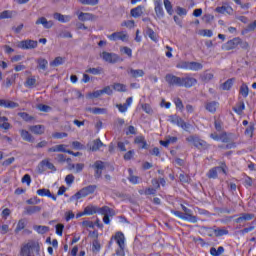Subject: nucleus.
I'll list each match as a JSON object with an SVG mask.
<instances>
[{
  "mask_svg": "<svg viewBox=\"0 0 256 256\" xmlns=\"http://www.w3.org/2000/svg\"><path fill=\"white\" fill-rule=\"evenodd\" d=\"M20 135L24 141L31 142L33 141V138H31V134L27 130H20Z\"/></svg>",
  "mask_w": 256,
  "mask_h": 256,
  "instance_id": "72a5a7b5",
  "label": "nucleus"
},
{
  "mask_svg": "<svg viewBox=\"0 0 256 256\" xmlns=\"http://www.w3.org/2000/svg\"><path fill=\"white\" fill-rule=\"evenodd\" d=\"M222 173L223 175H227V166L225 164H222L220 167L212 168L208 174L207 177L209 179H217V174Z\"/></svg>",
  "mask_w": 256,
  "mask_h": 256,
  "instance_id": "6e6552de",
  "label": "nucleus"
},
{
  "mask_svg": "<svg viewBox=\"0 0 256 256\" xmlns=\"http://www.w3.org/2000/svg\"><path fill=\"white\" fill-rule=\"evenodd\" d=\"M38 42L35 40H22L17 43L18 49H24V50H29V49H37Z\"/></svg>",
  "mask_w": 256,
  "mask_h": 256,
  "instance_id": "0eeeda50",
  "label": "nucleus"
},
{
  "mask_svg": "<svg viewBox=\"0 0 256 256\" xmlns=\"http://www.w3.org/2000/svg\"><path fill=\"white\" fill-rule=\"evenodd\" d=\"M122 27H127L128 29H133L135 27V21L128 20L122 23Z\"/></svg>",
  "mask_w": 256,
  "mask_h": 256,
  "instance_id": "bf43d9fd",
  "label": "nucleus"
},
{
  "mask_svg": "<svg viewBox=\"0 0 256 256\" xmlns=\"http://www.w3.org/2000/svg\"><path fill=\"white\" fill-rule=\"evenodd\" d=\"M65 63V57L58 56L53 61L50 62L51 67H59Z\"/></svg>",
  "mask_w": 256,
  "mask_h": 256,
  "instance_id": "bb28decb",
  "label": "nucleus"
},
{
  "mask_svg": "<svg viewBox=\"0 0 256 256\" xmlns=\"http://www.w3.org/2000/svg\"><path fill=\"white\" fill-rule=\"evenodd\" d=\"M200 35L202 37H213V31L209 30V29H204L200 31Z\"/></svg>",
  "mask_w": 256,
  "mask_h": 256,
  "instance_id": "6e6d98bb",
  "label": "nucleus"
},
{
  "mask_svg": "<svg viewBox=\"0 0 256 256\" xmlns=\"http://www.w3.org/2000/svg\"><path fill=\"white\" fill-rule=\"evenodd\" d=\"M105 164L102 161H96L94 163V169L96 171V177H101V173H103V168Z\"/></svg>",
  "mask_w": 256,
  "mask_h": 256,
  "instance_id": "4be33fe9",
  "label": "nucleus"
},
{
  "mask_svg": "<svg viewBox=\"0 0 256 256\" xmlns=\"http://www.w3.org/2000/svg\"><path fill=\"white\" fill-rule=\"evenodd\" d=\"M166 81L169 85H179L181 87V77L168 74L166 75Z\"/></svg>",
  "mask_w": 256,
  "mask_h": 256,
  "instance_id": "f3484780",
  "label": "nucleus"
},
{
  "mask_svg": "<svg viewBox=\"0 0 256 256\" xmlns=\"http://www.w3.org/2000/svg\"><path fill=\"white\" fill-rule=\"evenodd\" d=\"M174 104H175L176 109H177L178 111H183V102L181 101V99L176 98V99L174 100Z\"/></svg>",
  "mask_w": 256,
  "mask_h": 256,
  "instance_id": "13d9d810",
  "label": "nucleus"
},
{
  "mask_svg": "<svg viewBox=\"0 0 256 256\" xmlns=\"http://www.w3.org/2000/svg\"><path fill=\"white\" fill-rule=\"evenodd\" d=\"M39 211H41L40 206H30V207L26 208V213L28 215H33V213H39Z\"/></svg>",
  "mask_w": 256,
  "mask_h": 256,
  "instance_id": "e433bc0d",
  "label": "nucleus"
},
{
  "mask_svg": "<svg viewBox=\"0 0 256 256\" xmlns=\"http://www.w3.org/2000/svg\"><path fill=\"white\" fill-rule=\"evenodd\" d=\"M129 75H131L132 77L137 79V77H143V75H145V71H143L141 69H136V70L135 69H130Z\"/></svg>",
  "mask_w": 256,
  "mask_h": 256,
  "instance_id": "c85d7f7f",
  "label": "nucleus"
},
{
  "mask_svg": "<svg viewBox=\"0 0 256 256\" xmlns=\"http://www.w3.org/2000/svg\"><path fill=\"white\" fill-rule=\"evenodd\" d=\"M113 89H114V91H118L120 93H125V91H127V86L122 83H116L113 85Z\"/></svg>",
  "mask_w": 256,
  "mask_h": 256,
  "instance_id": "473e14b6",
  "label": "nucleus"
},
{
  "mask_svg": "<svg viewBox=\"0 0 256 256\" xmlns=\"http://www.w3.org/2000/svg\"><path fill=\"white\" fill-rule=\"evenodd\" d=\"M84 212L86 215H95V213H98L99 215H104L103 223H105V225H109V223H111V219H109V217L115 216V211L109 208V206H103L102 208H98L96 206L89 205L84 208Z\"/></svg>",
  "mask_w": 256,
  "mask_h": 256,
  "instance_id": "f257e3e1",
  "label": "nucleus"
},
{
  "mask_svg": "<svg viewBox=\"0 0 256 256\" xmlns=\"http://www.w3.org/2000/svg\"><path fill=\"white\" fill-rule=\"evenodd\" d=\"M215 11L216 13H220L221 15H225V13H227L228 15H231V13H233V8H231V6L224 5V6L217 7Z\"/></svg>",
  "mask_w": 256,
  "mask_h": 256,
  "instance_id": "412c9836",
  "label": "nucleus"
},
{
  "mask_svg": "<svg viewBox=\"0 0 256 256\" xmlns=\"http://www.w3.org/2000/svg\"><path fill=\"white\" fill-rule=\"evenodd\" d=\"M177 69H184L185 71H201L203 64L193 61H182L176 65Z\"/></svg>",
  "mask_w": 256,
  "mask_h": 256,
  "instance_id": "20e7f679",
  "label": "nucleus"
},
{
  "mask_svg": "<svg viewBox=\"0 0 256 256\" xmlns=\"http://www.w3.org/2000/svg\"><path fill=\"white\" fill-rule=\"evenodd\" d=\"M101 59L106 63H117L121 58L115 53L102 52L100 54Z\"/></svg>",
  "mask_w": 256,
  "mask_h": 256,
  "instance_id": "1a4fd4ad",
  "label": "nucleus"
},
{
  "mask_svg": "<svg viewBox=\"0 0 256 256\" xmlns=\"http://www.w3.org/2000/svg\"><path fill=\"white\" fill-rule=\"evenodd\" d=\"M182 210L184 211V221H189L190 223H197V216L193 215L191 209L182 205Z\"/></svg>",
  "mask_w": 256,
  "mask_h": 256,
  "instance_id": "9b49d317",
  "label": "nucleus"
},
{
  "mask_svg": "<svg viewBox=\"0 0 256 256\" xmlns=\"http://www.w3.org/2000/svg\"><path fill=\"white\" fill-rule=\"evenodd\" d=\"M164 7H165L168 15H173V5L171 4V1L164 0Z\"/></svg>",
  "mask_w": 256,
  "mask_h": 256,
  "instance_id": "a19ab883",
  "label": "nucleus"
},
{
  "mask_svg": "<svg viewBox=\"0 0 256 256\" xmlns=\"http://www.w3.org/2000/svg\"><path fill=\"white\" fill-rule=\"evenodd\" d=\"M121 53H125V55H128V57H132L133 55V50L129 47H123L120 49Z\"/></svg>",
  "mask_w": 256,
  "mask_h": 256,
  "instance_id": "e2e57ef3",
  "label": "nucleus"
},
{
  "mask_svg": "<svg viewBox=\"0 0 256 256\" xmlns=\"http://www.w3.org/2000/svg\"><path fill=\"white\" fill-rule=\"evenodd\" d=\"M233 79H228L226 82L223 83L222 85V89L224 91H229V89H231V87H233Z\"/></svg>",
  "mask_w": 256,
  "mask_h": 256,
  "instance_id": "49530a36",
  "label": "nucleus"
},
{
  "mask_svg": "<svg viewBox=\"0 0 256 256\" xmlns=\"http://www.w3.org/2000/svg\"><path fill=\"white\" fill-rule=\"evenodd\" d=\"M36 193L37 195H39V197H49L50 199H53V201H57V197L51 194V191H49V189H38Z\"/></svg>",
  "mask_w": 256,
  "mask_h": 256,
  "instance_id": "2eb2a0df",
  "label": "nucleus"
},
{
  "mask_svg": "<svg viewBox=\"0 0 256 256\" xmlns=\"http://www.w3.org/2000/svg\"><path fill=\"white\" fill-rule=\"evenodd\" d=\"M107 38L110 41H128L129 36L127 35V32H114L111 35H108Z\"/></svg>",
  "mask_w": 256,
  "mask_h": 256,
  "instance_id": "9d476101",
  "label": "nucleus"
},
{
  "mask_svg": "<svg viewBox=\"0 0 256 256\" xmlns=\"http://www.w3.org/2000/svg\"><path fill=\"white\" fill-rule=\"evenodd\" d=\"M22 183H26V185L29 187L31 185V176L29 174H26L22 178Z\"/></svg>",
  "mask_w": 256,
  "mask_h": 256,
  "instance_id": "69168bd1",
  "label": "nucleus"
},
{
  "mask_svg": "<svg viewBox=\"0 0 256 256\" xmlns=\"http://www.w3.org/2000/svg\"><path fill=\"white\" fill-rule=\"evenodd\" d=\"M253 217H255V215L253 214H249V213L242 214L239 218H237L236 222L241 223V221H251Z\"/></svg>",
  "mask_w": 256,
  "mask_h": 256,
  "instance_id": "7c9ffc66",
  "label": "nucleus"
},
{
  "mask_svg": "<svg viewBox=\"0 0 256 256\" xmlns=\"http://www.w3.org/2000/svg\"><path fill=\"white\" fill-rule=\"evenodd\" d=\"M37 109H39V111H42L43 113H49V111H51V107L43 104L38 105Z\"/></svg>",
  "mask_w": 256,
  "mask_h": 256,
  "instance_id": "680f3d73",
  "label": "nucleus"
},
{
  "mask_svg": "<svg viewBox=\"0 0 256 256\" xmlns=\"http://www.w3.org/2000/svg\"><path fill=\"white\" fill-rule=\"evenodd\" d=\"M103 147V142L101 140H95L90 146V151H99Z\"/></svg>",
  "mask_w": 256,
  "mask_h": 256,
  "instance_id": "2f4dec72",
  "label": "nucleus"
},
{
  "mask_svg": "<svg viewBox=\"0 0 256 256\" xmlns=\"http://www.w3.org/2000/svg\"><path fill=\"white\" fill-rule=\"evenodd\" d=\"M193 85H197V79L191 76L181 78L180 87H193Z\"/></svg>",
  "mask_w": 256,
  "mask_h": 256,
  "instance_id": "ddd939ff",
  "label": "nucleus"
},
{
  "mask_svg": "<svg viewBox=\"0 0 256 256\" xmlns=\"http://www.w3.org/2000/svg\"><path fill=\"white\" fill-rule=\"evenodd\" d=\"M30 131L35 135H42V133H45V127L41 125L31 126Z\"/></svg>",
  "mask_w": 256,
  "mask_h": 256,
  "instance_id": "393cba45",
  "label": "nucleus"
},
{
  "mask_svg": "<svg viewBox=\"0 0 256 256\" xmlns=\"http://www.w3.org/2000/svg\"><path fill=\"white\" fill-rule=\"evenodd\" d=\"M211 79H213V73L211 72H204L203 75L201 76V80L205 83H209Z\"/></svg>",
  "mask_w": 256,
  "mask_h": 256,
  "instance_id": "79ce46f5",
  "label": "nucleus"
},
{
  "mask_svg": "<svg viewBox=\"0 0 256 256\" xmlns=\"http://www.w3.org/2000/svg\"><path fill=\"white\" fill-rule=\"evenodd\" d=\"M0 107H4L5 109H15V107H19V105L11 100L0 99Z\"/></svg>",
  "mask_w": 256,
  "mask_h": 256,
  "instance_id": "a211bd4d",
  "label": "nucleus"
},
{
  "mask_svg": "<svg viewBox=\"0 0 256 256\" xmlns=\"http://www.w3.org/2000/svg\"><path fill=\"white\" fill-rule=\"evenodd\" d=\"M176 13H177V15L185 16V15H187V9L178 6L176 8Z\"/></svg>",
  "mask_w": 256,
  "mask_h": 256,
  "instance_id": "774afa93",
  "label": "nucleus"
},
{
  "mask_svg": "<svg viewBox=\"0 0 256 256\" xmlns=\"http://www.w3.org/2000/svg\"><path fill=\"white\" fill-rule=\"evenodd\" d=\"M37 63L39 69H42V71H45V69H47V65H49V62L43 58L38 59Z\"/></svg>",
  "mask_w": 256,
  "mask_h": 256,
  "instance_id": "4c0bfd02",
  "label": "nucleus"
},
{
  "mask_svg": "<svg viewBox=\"0 0 256 256\" xmlns=\"http://www.w3.org/2000/svg\"><path fill=\"white\" fill-rule=\"evenodd\" d=\"M36 25H43L45 29H51L53 27V21H48L45 17H40L36 21Z\"/></svg>",
  "mask_w": 256,
  "mask_h": 256,
  "instance_id": "6ab92c4d",
  "label": "nucleus"
},
{
  "mask_svg": "<svg viewBox=\"0 0 256 256\" xmlns=\"http://www.w3.org/2000/svg\"><path fill=\"white\" fill-rule=\"evenodd\" d=\"M65 181L68 185H73V182L75 181V176H73V174H69L66 176Z\"/></svg>",
  "mask_w": 256,
  "mask_h": 256,
  "instance_id": "338daca9",
  "label": "nucleus"
},
{
  "mask_svg": "<svg viewBox=\"0 0 256 256\" xmlns=\"http://www.w3.org/2000/svg\"><path fill=\"white\" fill-rule=\"evenodd\" d=\"M223 253H225V248L223 246H219L218 249L215 247L210 249V255L212 256H220L223 255Z\"/></svg>",
  "mask_w": 256,
  "mask_h": 256,
  "instance_id": "a878e982",
  "label": "nucleus"
},
{
  "mask_svg": "<svg viewBox=\"0 0 256 256\" xmlns=\"http://www.w3.org/2000/svg\"><path fill=\"white\" fill-rule=\"evenodd\" d=\"M117 244L120 248V251H116V255L125 256V235L122 232H116L112 235L109 245Z\"/></svg>",
  "mask_w": 256,
  "mask_h": 256,
  "instance_id": "f03ea898",
  "label": "nucleus"
},
{
  "mask_svg": "<svg viewBox=\"0 0 256 256\" xmlns=\"http://www.w3.org/2000/svg\"><path fill=\"white\" fill-rule=\"evenodd\" d=\"M35 83H37V80L35 79V77H29L25 82V87H28L29 89H31V87H33Z\"/></svg>",
  "mask_w": 256,
  "mask_h": 256,
  "instance_id": "a18cd8bd",
  "label": "nucleus"
},
{
  "mask_svg": "<svg viewBox=\"0 0 256 256\" xmlns=\"http://www.w3.org/2000/svg\"><path fill=\"white\" fill-rule=\"evenodd\" d=\"M95 189H97L96 185H89L87 187L82 188L79 192H77L72 199L79 201V199H83V197H87V195H91L95 193Z\"/></svg>",
  "mask_w": 256,
  "mask_h": 256,
  "instance_id": "39448f33",
  "label": "nucleus"
},
{
  "mask_svg": "<svg viewBox=\"0 0 256 256\" xmlns=\"http://www.w3.org/2000/svg\"><path fill=\"white\" fill-rule=\"evenodd\" d=\"M155 9V13L157 15V17L161 18L165 15V12L163 11V6H160L158 8H154Z\"/></svg>",
  "mask_w": 256,
  "mask_h": 256,
  "instance_id": "0e129e2a",
  "label": "nucleus"
},
{
  "mask_svg": "<svg viewBox=\"0 0 256 256\" xmlns=\"http://www.w3.org/2000/svg\"><path fill=\"white\" fill-rule=\"evenodd\" d=\"M82 227H84V229H93L95 227V224L93 223V221H89V220H84L81 223Z\"/></svg>",
  "mask_w": 256,
  "mask_h": 256,
  "instance_id": "09e8293b",
  "label": "nucleus"
},
{
  "mask_svg": "<svg viewBox=\"0 0 256 256\" xmlns=\"http://www.w3.org/2000/svg\"><path fill=\"white\" fill-rule=\"evenodd\" d=\"M76 15L79 19V21H94L95 15L91 13H85V12H76Z\"/></svg>",
  "mask_w": 256,
  "mask_h": 256,
  "instance_id": "4468645a",
  "label": "nucleus"
},
{
  "mask_svg": "<svg viewBox=\"0 0 256 256\" xmlns=\"http://www.w3.org/2000/svg\"><path fill=\"white\" fill-rule=\"evenodd\" d=\"M65 229V225L63 224H57L56 225V235L59 237H63V230Z\"/></svg>",
  "mask_w": 256,
  "mask_h": 256,
  "instance_id": "3c124183",
  "label": "nucleus"
},
{
  "mask_svg": "<svg viewBox=\"0 0 256 256\" xmlns=\"http://www.w3.org/2000/svg\"><path fill=\"white\" fill-rule=\"evenodd\" d=\"M101 91L102 95H113V88L111 86H106Z\"/></svg>",
  "mask_w": 256,
  "mask_h": 256,
  "instance_id": "052dcab7",
  "label": "nucleus"
},
{
  "mask_svg": "<svg viewBox=\"0 0 256 256\" xmlns=\"http://www.w3.org/2000/svg\"><path fill=\"white\" fill-rule=\"evenodd\" d=\"M103 95L102 90H96L94 92H90L87 94L88 99H97V97H101Z\"/></svg>",
  "mask_w": 256,
  "mask_h": 256,
  "instance_id": "58836bf2",
  "label": "nucleus"
},
{
  "mask_svg": "<svg viewBox=\"0 0 256 256\" xmlns=\"http://www.w3.org/2000/svg\"><path fill=\"white\" fill-rule=\"evenodd\" d=\"M147 35L149 39H151V41H154V43H157V41H159V36H157L155 31H153L152 29L147 30Z\"/></svg>",
  "mask_w": 256,
  "mask_h": 256,
  "instance_id": "f704fd0d",
  "label": "nucleus"
},
{
  "mask_svg": "<svg viewBox=\"0 0 256 256\" xmlns=\"http://www.w3.org/2000/svg\"><path fill=\"white\" fill-rule=\"evenodd\" d=\"M41 251V245L37 241H30L26 245H24L21 249V255H31V253H36V255H39V252Z\"/></svg>",
  "mask_w": 256,
  "mask_h": 256,
  "instance_id": "7ed1b4c3",
  "label": "nucleus"
},
{
  "mask_svg": "<svg viewBox=\"0 0 256 256\" xmlns=\"http://www.w3.org/2000/svg\"><path fill=\"white\" fill-rule=\"evenodd\" d=\"M90 113H93L94 115H103L107 113V109L105 108H92L90 109Z\"/></svg>",
  "mask_w": 256,
  "mask_h": 256,
  "instance_id": "c03bdc74",
  "label": "nucleus"
},
{
  "mask_svg": "<svg viewBox=\"0 0 256 256\" xmlns=\"http://www.w3.org/2000/svg\"><path fill=\"white\" fill-rule=\"evenodd\" d=\"M45 167L50 171H55V165H53V163H51L49 160L46 159V160H42L38 165L39 173H43V171H45Z\"/></svg>",
  "mask_w": 256,
  "mask_h": 256,
  "instance_id": "f8f14e48",
  "label": "nucleus"
},
{
  "mask_svg": "<svg viewBox=\"0 0 256 256\" xmlns=\"http://www.w3.org/2000/svg\"><path fill=\"white\" fill-rule=\"evenodd\" d=\"M187 141L189 143H192L195 147H204L205 146V141L199 139L197 136H190L187 138Z\"/></svg>",
  "mask_w": 256,
  "mask_h": 256,
  "instance_id": "dca6fc26",
  "label": "nucleus"
},
{
  "mask_svg": "<svg viewBox=\"0 0 256 256\" xmlns=\"http://www.w3.org/2000/svg\"><path fill=\"white\" fill-rule=\"evenodd\" d=\"M103 72L102 68H88L86 70V73H90L91 75H101V73Z\"/></svg>",
  "mask_w": 256,
  "mask_h": 256,
  "instance_id": "37998d69",
  "label": "nucleus"
},
{
  "mask_svg": "<svg viewBox=\"0 0 256 256\" xmlns=\"http://www.w3.org/2000/svg\"><path fill=\"white\" fill-rule=\"evenodd\" d=\"M235 113L241 115L245 111V103L241 102L236 108H234Z\"/></svg>",
  "mask_w": 256,
  "mask_h": 256,
  "instance_id": "603ef678",
  "label": "nucleus"
},
{
  "mask_svg": "<svg viewBox=\"0 0 256 256\" xmlns=\"http://www.w3.org/2000/svg\"><path fill=\"white\" fill-rule=\"evenodd\" d=\"M85 168V164L79 163V164H73L71 166V169H74L76 173H81L83 169Z\"/></svg>",
  "mask_w": 256,
  "mask_h": 256,
  "instance_id": "de8ad7c7",
  "label": "nucleus"
},
{
  "mask_svg": "<svg viewBox=\"0 0 256 256\" xmlns=\"http://www.w3.org/2000/svg\"><path fill=\"white\" fill-rule=\"evenodd\" d=\"M52 137L54 139H63L65 137H67V133H65V132H55V133L52 134Z\"/></svg>",
  "mask_w": 256,
  "mask_h": 256,
  "instance_id": "4d7b16f0",
  "label": "nucleus"
},
{
  "mask_svg": "<svg viewBox=\"0 0 256 256\" xmlns=\"http://www.w3.org/2000/svg\"><path fill=\"white\" fill-rule=\"evenodd\" d=\"M143 15V6H137L136 8L131 10L132 17H141Z\"/></svg>",
  "mask_w": 256,
  "mask_h": 256,
  "instance_id": "cd10ccee",
  "label": "nucleus"
},
{
  "mask_svg": "<svg viewBox=\"0 0 256 256\" xmlns=\"http://www.w3.org/2000/svg\"><path fill=\"white\" fill-rule=\"evenodd\" d=\"M64 217H65V221L69 222V221H71V219H75V213H73V211L69 210V211L65 212Z\"/></svg>",
  "mask_w": 256,
  "mask_h": 256,
  "instance_id": "5fc2aeb1",
  "label": "nucleus"
},
{
  "mask_svg": "<svg viewBox=\"0 0 256 256\" xmlns=\"http://www.w3.org/2000/svg\"><path fill=\"white\" fill-rule=\"evenodd\" d=\"M211 139L214 141H222V143H227V134H222V135H217V134H211L210 135Z\"/></svg>",
  "mask_w": 256,
  "mask_h": 256,
  "instance_id": "c756f323",
  "label": "nucleus"
},
{
  "mask_svg": "<svg viewBox=\"0 0 256 256\" xmlns=\"http://www.w3.org/2000/svg\"><path fill=\"white\" fill-rule=\"evenodd\" d=\"M217 107H219V103L216 101L208 102L206 103V111H209V113H215L217 111Z\"/></svg>",
  "mask_w": 256,
  "mask_h": 256,
  "instance_id": "5701e85b",
  "label": "nucleus"
},
{
  "mask_svg": "<svg viewBox=\"0 0 256 256\" xmlns=\"http://www.w3.org/2000/svg\"><path fill=\"white\" fill-rule=\"evenodd\" d=\"M33 229L39 235H45V233H48V231H49L48 226H41V225H35V226H33Z\"/></svg>",
  "mask_w": 256,
  "mask_h": 256,
  "instance_id": "b1692460",
  "label": "nucleus"
},
{
  "mask_svg": "<svg viewBox=\"0 0 256 256\" xmlns=\"http://www.w3.org/2000/svg\"><path fill=\"white\" fill-rule=\"evenodd\" d=\"M135 143H137L138 145H142V149H145V147L147 146V143L145 142V138L143 136L136 137Z\"/></svg>",
  "mask_w": 256,
  "mask_h": 256,
  "instance_id": "8fccbe9b",
  "label": "nucleus"
},
{
  "mask_svg": "<svg viewBox=\"0 0 256 256\" xmlns=\"http://www.w3.org/2000/svg\"><path fill=\"white\" fill-rule=\"evenodd\" d=\"M53 17L56 21H60V23H69V21H71V16L63 15L61 13H55Z\"/></svg>",
  "mask_w": 256,
  "mask_h": 256,
  "instance_id": "aec40b11",
  "label": "nucleus"
},
{
  "mask_svg": "<svg viewBox=\"0 0 256 256\" xmlns=\"http://www.w3.org/2000/svg\"><path fill=\"white\" fill-rule=\"evenodd\" d=\"M240 95H242V97H248L249 96V86H247V84L243 83L241 85Z\"/></svg>",
  "mask_w": 256,
  "mask_h": 256,
  "instance_id": "c9c22d12",
  "label": "nucleus"
},
{
  "mask_svg": "<svg viewBox=\"0 0 256 256\" xmlns=\"http://www.w3.org/2000/svg\"><path fill=\"white\" fill-rule=\"evenodd\" d=\"M13 17V11L5 10L0 13V20L1 19H11Z\"/></svg>",
  "mask_w": 256,
  "mask_h": 256,
  "instance_id": "ea45409f",
  "label": "nucleus"
},
{
  "mask_svg": "<svg viewBox=\"0 0 256 256\" xmlns=\"http://www.w3.org/2000/svg\"><path fill=\"white\" fill-rule=\"evenodd\" d=\"M81 5H97L99 0H78Z\"/></svg>",
  "mask_w": 256,
  "mask_h": 256,
  "instance_id": "864d4df0",
  "label": "nucleus"
},
{
  "mask_svg": "<svg viewBox=\"0 0 256 256\" xmlns=\"http://www.w3.org/2000/svg\"><path fill=\"white\" fill-rule=\"evenodd\" d=\"M168 121L172 123V125H177V127H181V129H183L184 131H189V129H191V124L185 123V121L177 115L169 116Z\"/></svg>",
  "mask_w": 256,
  "mask_h": 256,
  "instance_id": "423d86ee",
  "label": "nucleus"
}]
</instances>
